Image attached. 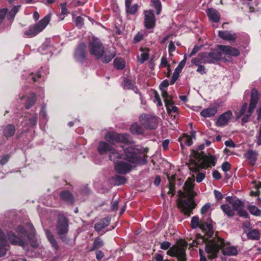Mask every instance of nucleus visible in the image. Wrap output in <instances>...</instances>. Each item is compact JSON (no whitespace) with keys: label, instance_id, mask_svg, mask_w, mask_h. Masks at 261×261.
I'll return each instance as SVG.
<instances>
[{"label":"nucleus","instance_id":"obj_1","mask_svg":"<svg viewBox=\"0 0 261 261\" xmlns=\"http://www.w3.org/2000/svg\"><path fill=\"white\" fill-rule=\"evenodd\" d=\"M97 149L101 155L110 152L109 159L114 163V169L118 174H126L138 165L147 163V156L140 155L136 145L122 146V150L119 151L108 143L100 141Z\"/></svg>","mask_w":261,"mask_h":261},{"label":"nucleus","instance_id":"obj_2","mask_svg":"<svg viewBox=\"0 0 261 261\" xmlns=\"http://www.w3.org/2000/svg\"><path fill=\"white\" fill-rule=\"evenodd\" d=\"M194 179L189 177L185 182L184 186L185 192L179 190L178 192V198L177 200V204L182 213L187 216H190L195 208L196 204L193 198L196 193L193 191V182Z\"/></svg>","mask_w":261,"mask_h":261},{"label":"nucleus","instance_id":"obj_3","mask_svg":"<svg viewBox=\"0 0 261 261\" xmlns=\"http://www.w3.org/2000/svg\"><path fill=\"white\" fill-rule=\"evenodd\" d=\"M258 100V94L256 90L252 89L251 91L250 103L248 111H246L247 103H244L240 109L237 118H239L243 116L242 121L243 123L247 122L252 112L256 107Z\"/></svg>","mask_w":261,"mask_h":261},{"label":"nucleus","instance_id":"obj_4","mask_svg":"<svg viewBox=\"0 0 261 261\" xmlns=\"http://www.w3.org/2000/svg\"><path fill=\"white\" fill-rule=\"evenodd\" d=\"M191 226L193 229L199 227L208 237L214 234L212 220L209 216H204L200 221L198 217L194 216L191 221Z\"/></svg>","mask_w":261,"mask_h":261},{"label":"nucleus","instance_id":"obj_5","mask_svg":"<svg viewBox=\"0 0 261 261\" xmlns=\"http://www.w3.org/2000/svg\"><path fill=\"white\" fill-rule=\"evenodd\" d=\"M191 161L196 167L206 168L215 165V159L213 156L203 155L197 151H193L191 155Z\"/></svg>","mask_w":261,"mask_h":261},{"label":"nucleus","instance_id":"obj_6","mask_svg":"<svg viewBox=\"0 0 261 261\" xmlns=\"http://www.w3.org/2000/svg\"><path fill=\"white\" fill-rule=\"evenodd\" d=\"M105 139L112 145L123 143L128 145L127 146L135 145V142L131 139L130 135L127 134H118L115 132H109L106 134Z\"/></svg>","mask_w":261,"mask_h":261},{"label":"nucleus","instance_id":"obj_7","mask_svg":"<svg viewBox=\"0 0 261 261\" xmlns=\"http://www.w3.org/2000/svg\"><path fill=\"white\" fill-rule=\"evenodd\" d=\"M50 21V15L47 14L38 22L30 25L24 34L29 38L35 37L42 32Z\"/></svg>","mask_w":261,"mask_h":261},{"label":"nucleus","instance_id":"obj_8","mask_svg":"<svg viewBox=\"0 0 261 261\" xmlns=\"http://www.w3.org/2000/svg\"><path fill=\"white\" fill-rule=\"evenodd\" d=\"M171 244L168 241H165L161 243V248L167 250V254L171 256H175L178 258V261H186V247L174 245L170 248Z\"/></svg>","mask_w":261,"mask_h":261},{"label":"nucleus","instance_id":"obj_9","mask_svg":"<svg viewBox=\"0 0 261 261\" xmlns=\"http://www.w3.org/2000/svg\"><path fill=\"white\" fill-rule=\"evenodd\" d=\"M223 245L224 240L219 237L208 241L205 247V250L208 254V257L211 259L216 258Z\"/></svg>","mask_w":261,"mask_h":261},{"label":"nucleus","instance_id":"obj_10","mask_svg":"<svg viewBox=\"0 0 261 261\" xmlns=\"http://www.w3.org/2000/svg\"><path fill=\"white\" fill-rule=\"evenodd\" d=\"M18 236H16L13 232L10 231L7 233V238L10 242L15 245L22 246L25 248L24 239L27 236V231L23 227L19 226L16 229Z\"/></svg>","mask_w":261,"mask_h":261},{"label":"nucleus","instance_id":"obj_11","mask_svg":"<svg viewBox=\"0 0 261 261\" xmlns=\"http://www.w3.org/2000/svg\"><path fill=\"white\" fill-rule=\"evenodd\" d=\"M199 56L203 59V63H215L222 58V54L219 49H215L211 52L201 53Z\"/></svg>","mask_w":261,"mask_h":261},{"label":"nucleus","instance_id":"obj_12","mask_svg":"<svg viewBox=\"0 0 261 261\" xmlns=\"http://www.w3.org/2000/svg\"><path fill=\"white\" fill-rule=\"evenodd\" d=\"M104 48L100 41L93 37L89 43V51L91 55H94L97 59H99L103 53Z\"/></svg>","mask_w":261,"mask_h":261},{"label":"nucleus","instance_id":"obj_13","mask_svg":"<svg viewBox=\"0 0 261 261\" xmlns=\"http://www.w3.org/2000/svg\"><path fill=\"white\" fill-rule=\"evenodd\" d=\"M139 121L141 125L146 129H154L158 126L157 118L149 115H141Z\"/></svg>","mask_w":261,"mask_h":261},{"label":"nucleus","instance_id":"obj_14","mask_svg":"<svg viewBox=\"0 0 261 261\" xmlns=\"http://www.w3.org/2000/svg\"><path fill=\"white\" fill-rule=\"evenodd\" d=\"M56 229L57 233L60 237L68 232V220L65 217L63 216H60L59 217Z\"/></svg>","mask_w":261,"mask_h":261},{"label":"nucleus","instance_id":"obj_15","mask_svg":"<svg viewBox=\"0 0 261 261\" xmlns=\"http://www.w3.org/2000/svg\"><path fill=\"white\" fill-rule=\"evenodd\" d=\"M155 19L152 10L144 12V25L146 29H150L154 27Z\"/></svg>","mask_w":261,"mask_h":261},{"label":"nucleus","instance_id":"obj_16","mask_svg":"<svg viewBox=\"0 0 261 261\" xmlns=\"http://www.w3.org/2000/svg\"><path fill=\"white\" fill-rule=\"evenodd\" d=\"M86 45L84 43H80L76 49L75 50L74 54V58L76 61L79 62H83L86 59Z\"/></svg>","mask_w":261,"mask_h":261},{"label":"nucleus","instance_id":"obj_17","mask_svg":"<svg viewBox=\"0 0 261 261\" xmlns=\"http://www.w3.org/2000/svg\"><path fill=\"white\" fill-rule=\"evenodd\" d=\"M232 115L231 111H227V112L221 114L217 119L216 122V125L219 127H222L226 125Z\"/></svg>","mask_w":261,"mask_h":261},{"label":"nucleus","instance_id":"obj_18","mask_svg":"<svg viewBox=\"0 0 261 261\" xmlns=\"http://www.w3.org/2000/svg\"><path fill=\"white\" fill-rule=\"evenodd\" d=\"M218 48L221 51L222 55L231 56H238L240 55V51L236 48L231 46L220 45H218Z\"/></svg>","mask_w":261,"mask_h":261},{"label":"nucleus","instance_id":"obj_19","mask_svg":"<svg viewBox=\"0 0 261 261\" xmlns=\"http://www.w3.org/2000/svg\"><path fill=\"white\" fill-rule=\"evenodd\" d=\"M8 245L7 240L5 234L0 229V257L6 255L7 249L6 247Z\"/></svg>","mask_w":261,"mask_h":261},{"label":"nucleus","instance_id":"obj_20","mask_svg":"<svg viewBox=\"0 0 261 261\" xmlns=\"http://www.w3.org/2000/svg\"><path fill=\"white\" fill-rule=\"evenodd\" d=\"M218 108L219 105L218 104H215L212 107H209L201 111L200 115L204 118L212 117L217 114Z\"/></svg>","mask_w":261,"mask_h":261},{"label":"nucleus","instance_id":"obj_21","mask_svg":"<svg viewBox=\"0 0 261 261\" xmlns=\"http://www.w3.org/2000/svg\"><path fill=\"white\" fill-rule=\"evenodd\" d=\"M206 13L209 19L215 23L218 22L220 20V14L217 10L211 8L207 9Z\"/></svg>","mask_w":261,"mask_h":261},{"label":"nucleus","instance_id":"obj_22","mask_svg":"<svg viewBox=\"0 0 261 261\" xmlns=\"http://www.w3.org/2000/svg\"><path fill=\"white\" fill-rule=\"evenodd\" d=\"M218 36L221 39L227 41H234L237 37L235 33H231L228 31H219Z\"/></svg>","mask_w":261,"mask_h":261},{"label":"nucleus","instance_id":"obj_23","mask_svg":"<svg viewBox=\"0 0 261 261\" xmlns=\"http://www.w3.org/2000/svg\"><path fill=\"white\" fill-rule=\"evenodd\" d=\"M244 156L246 159L249 161V164L253 166L257 160L258 154L255 151L250 150L244 154Z\"/></svg>","mask_w":261,"mask_h":261},{"label":"nucleus","instance_id":"obj_24","mask_svg":"<svg viewBox=\"0 0 261 261\" xmlns=\"http://www.w3.org/2000/svg\"><path fill=\"white\" fill-rule=\"evenodd\" d=\"M228 201L231 205L233 211H238L242 207H244L243 202L239 199H233L228 197L227 198Z\"/></svg>","mask_w":261,"mask_h":261},{"label":"nucleus","instance_id":"obj_25","mask_svg":"<svg viewBox=\"0 0 261 261\" xmlns=\"http://www.w3.org/2000/svg\"><path fill=\"white\" fill-rule=\"evenodd\" d=\"M130 132L133 134L141 135L144 132V127L134 123L130 127Z\"/></svg>","mask_w":261,"mask_h":261},{"label":"nucleus","instance_id":"obj_26","mask_svg":"<svg viewBox=\"0 0 261 261\" xmlns=\"http://www.w3.org/2000/svg\"><path fill=\"white\" fill-rule=\"evenodd\" d=\"M45 234L51 246L54 249L58 250V245L52 233L49 230L46 229L45 230Z\"/></svg>","mask_w":261,"mask_h":261},{"label":"nucleus","instance_id":"obj_27","mask_svg":"<svg viewBox=\"0 0 261 261\" xmlns=\"http://www.w3.org/2000/svg\"><path fill=\"white\" fill-rule=\"evenodd\" d=\"M260 236V232L257 229H250L247 233V238L252 240H258Z\"/></svg>","mask_w":261,"mask_h":261},{"label":"nucleus","instance_id":"obj_28","mask_svg":"<svg viewBox=\"0 0 261 261\" xmlns=\"http://www.w3.org/2000/svg\"><path fill=\"white\" fill-rule=\"evenodd\" d=\"M109 223L110 219L109 218H105L95 224V228L97 231H100L102 228L108 226Z\"/></svg>","mask_w":261,"mask_h":261},{"label":"nucleus","instance_id":"obj_29","mask_svg":"<svg viewBox=\"0 0 261 261\" xmlns=\"http://www.w3.org/2000/svg\"><path fill=\"white\" fill-rule=\"evenodd\" d=\"M15 132V128L14 126L12 124H9L4 127V135L7 138H9L13 136Z\"/></svg>","mask_w":261,"mask_h":261},{"label":"nucleus","instance_id":"obj_30","mask_svg":"<svg viewBox=\"0 0 261 261\" xmlns=\"http://www.w3.org/2000/svg\"><path fill=\"white\" fill-rule=\"evenodd\" d=\"M221 208L223 212L229 217H231L234 215V212L232 207L226 204L221 205Z\"/></svg>","mask_w":261,"mask_h":261},{"label":"nucleus","instance_id":"obj_31","mask_svg":"<svg viewBox=\"0 0 261 261\" xmlns=\"http://www.w3.org/2000/svg\"><path fill=\"white\" fill-rule=\"evenodd\" d=\"M222 251L226 255H236L238 254L237 248L233 246L226 247L223 248Z\"/></svg>","mask_w":261,"mask_h":261},{"label":"nucleus","instance_id":"obj_32","mask_svg":"<svg viewBox=\"0 0 261 261\" xmlns=\"http://www.w3.org/2000/svg\"><path fill=\"white\" fill-rule=\"evenodd\" d=\"M115 56V54L114 53H109L107 51H104L102 54L101 57L100 58L101 59L102 62L107 63L110 62L113 58Z\"/></svg>","mask_w":261,"mask_h":261},{"label":"nucleus","instance_id":"obj_33","mask_svg":"<svg viewBox=\"0 0 261 261\" xmlns=\"http://www.w3.org/2000/svg\"><path fill=\"white\" fill-rule=\"evenodd\" d=\"M61 197L62 199L70 204H72L74 202V198L72 194L68 191L62 192L61 194Z\"/></svg>","mask_w":261,"mask_h":261},{"label":"nucleus","instance_id":"obj_34","mask_svg":"<svg viewBox=\"0 0 261 261\" xmlns=\"http://www.w3.org/2000/svg\"><path fill=\"white\" fill-rule=\"evenodd\" d=\"M175 175H172L171 178L169 176H168V180H169V191L168 192V194H171V196H173L175 194V184L173 182L171 181V180H174L175 179Z\"/></svg>","mask_w":261,"mask_h":261},{"label":"nucleus","instance_id":"obj_35","mask_svg":"<svg viewBox=\"0 0 261 261\" xmlns=\"http://www.w3.org/2000/svg\"><path fill=\"white\" fill-rule=\"evenodd\" d=\"M247 208L250 213L255 216H261V210L257 207L253 205H249L247 206Z\"/></svg>","mask_w":261,"mask_h":261},{"label":"nucleus","instance_id":"obj_36","mask_svg":"<svg viewBox=\"0 0 261 261\" xmlns=\"http://www.w3.org/2000/svg\"><path fill=\"white\" fill-rule=\"evenodd\" d=\"M181 146L183 147V144L187 146H191L192 144V140L190 136L185 135L179 139Z\"/></svg>","mask_w":261,"mask_h":261},{"label":"nucleus","instance_id":"obj_37","mask_svg":"<svg viewBox=\"0 0 261 261\" xmlns=\"http://www.w3.org/2000/svg\"><path fill=\"white\" fill-rule=\"evenodd\" d=\"M36 101V95L34 93H31L28 97L27 102L25 104L26 109H30L34 103Z\"/></svg>","mask_w":261,"mask_h":261},{"label":"nucleus","instance_id":"obj_38","mask_svg":"<svg viewBox=\"0 0 261 261\" xmlns=\"http://www.w3.org/2000/svg\"><path fill=\"white\" fill-rule=\"evenodd\" d=\"M114 66L118 69H122L124 68L125 62L121 58H116L114 61Z\"/></svg>","mask_w":261,"mask_h":261},{"label":"nucleus","instance_id":"obj_39","mask_svg":"<svg viewBox=\"0 0 261 261\" xmlns=\"http://www.w3.org/2000/svg\"><path fill=\"white\" fill-rule=\"evenodd\" d=\"M20 7V6H14L8 14L7 18L10 20L11 22H12L15 15L18 11Z\"/></svg>","mask_w":261,"mask_h":261},{"label":"nucleus","instance_id":"obj_40","mask_svg":"<svg viewBox=\"0 0 261 261\" xmlns=\"http://www.w3.org/2000/svg\"><path fill=\"white\" fill-rule=\"evenodd\" d=\"M113 180L116 185H121L124 184L126 181L125 177L120 175H116L113 178Z\"/></svg>","mask_w":261,"mask_h":261},{"label":"nucleus","instance_id":"obj_41","mask_svg":"<svg viewBox=\"0 0 261 261\" xmlns=\"http://www.w3.org/2000/svg\"><path fill=\"white\" fill-rule=\"evenodd\" d=\"M165 106L168 113L172 114V113H177L178 108L173 105L172 101L165 104Z\"/></svg>","mask_w":261,"mask_h":261},{"label":"nucleus","instance_id":"obj_42","mask_svg":"<svg viewBox=\"0 0 261 261\" xmlns=\"http://www.w3.org/2000/svg\"><path fill=\"white\" fill-rule=\"evenodd\" d=\"M151 4L156 9V14H160L162 10V5L160 0H151Z\"/></svg>","mask_w":261,"mask_h":261},{"label":"nucleus","instance_id":"obj_43","mask_svg":"<svg viewBox=\"0 0 261 261\" xmlns=\"http://www.w3.org/2000/svg\"><path fill=\"white\" fill-rule=\"evenodd\" d=\"M147 35L145 31H140L138 32L134 38V41L135 43H138L141 41L145 36Z\"/></svg>","mask_w":261,"mask_h":261},{"label":"nucleus","instance_id":"obj_44","mask_svg":"<svg viewBox=\"0 0 261 261\" xmlns=\"http://www.w3.org/2000/svg\"><path fill=\"white\" fill-rule=\"evenodd\" d=\"M103 245V242L102 240L99 238H97L94 240L92 247V250L97 249L101 247Z\"/></svg>","mask_w":261,"mask_h":261},{"label":"nucleus","instance_id":"obj_45","mask_svg":"<svg viewBox=\"0 0 261 261\" xmlns=\"http://www.w3.org/2000/svg\"><path fill=\"white\" fill-rule=\"evenodd\" d=\"M125 8L127 13L129 14H135L138 10V7L137 4H135L132 6L129 5Z\"/></svg>","mask_w":261,"mask_h":261},{"label":"nucleus","instance_id":"obj_46","mask_svg":"<svg viewBox=\"0 0 261 261\" xmlns=\"http://www.w3.org/2000/svg\"><path fill=\"white\" fill-rule=\"evenodd\" d=\"M162 95L164 99L165 104L172 101V97L168 94L166 90L162 91Z\"/></svg>","mask_w":261,"mask_h":261},{"label":"nucleus","instance_id":"obj_47","mask_svg":"<svg viewBox=\"0 0 261 261\" xmlns=\"http://www.w3.org/2000/svg\"><path fill=\"white\" fill-rule=\"evenodd\" d=\"M167 67L169 68V64L168 62L167 58L166 56H163L161 59L160 68Z\"/></svg>","mask_w":261,"mask_h":261},{"label":"nucleus","instance_id":"obj_48","mask_svg":"<svg viewBox=\"0 0 261 261\" xmlns=\"http://www.w3.org/2000/svg\"><path fill=\"white\" fill-rule=\"evenodd\" d=\"M238 214L240 217H243L245 218H247L249 217V215L247 211L244 210V207H242L237 211Z\"/></svg>","mask_w":261,"mask_h":261},{"label":"nucleus","instance_id":"obj_49","mask_svg":"<svg viewBox=\"0 0 261 261\" xmlns=\"http://www.w3.org/2000/svg\"><path fill=\"white\" fill-rule=\"evenodd\" d=\"M149 58V53L148 51H144L142 53L141 55V62L143 63L146 60H148Z\"/></svg>","mask_w":261,"mask_h":261},{"label":"nucleus","instance_id":"obj_50","mask_svg":"<svg viewBox=\"0 0 261 261\" xmlns=\"http://www.w3.org/2000/svg\"><path fill=\"white\" fill-rule=\"evenodd\" d=\"M67 3H64L60 4V7L61 10V15H67L68 14V10L66 8Z\"/></svg>","mask_w":261,"mask_h":261},{"label":"nucleus","instance_id":"obj_51","mask_svg":"<svg viewBox=\"0 0 261 261\" xmlns=\"http://www.w3.org/2000/svg\"><path fill=\"white\" fill-rule=\"evenodd\" d=\"M201 58V57H199V56L197 58H193L191 61L192 63L196 66H198L200 63H203V59Z\"/></svg>","mask_w":261,"mask_h":261},{"label":"nucleus","instance_id":"obj_52","mask_svg":"<svg viewBox=\"0 0 261 261\" xmlns=\"http://www.w3.org/2000/svg\"><path fill=\"white\" fill-rule=\"evenodd\" d=\"M230 169V164L228 162H224L222 165V169L225 172H227Z\"/></svg>","mask_w":261,"mask_h":261},{"label":"nucleus","instance_id":"obj_53","mask_svg":"<svg viewBox=\"0 0 261 261\" xmlns=\"http://www.w3.org/2000/svg\"><path fill=\"white\" fill-rule=\"evenodd\" d=\"M83 18L81 16H77L75 20L76 25L79 27H82L83 25Z\"/></svg>","mask_w":261,"mask_h":261},{"label":"nucleus","instance_id":"obj_54","mask_svg":"<svg viewBox=\"0 0 261 261\" xmlns=\"http://www.w3.org/2000/svg\"><path fill=\"white\" fill-rule=\"evenodd\" d=\"M123 86L124 88L131 89L133 88V85L130 80L126 79L124 81Z\"/></svg>","mask_w":261,"mask_h":261},{"label":"nucleus","instance_id":"obj_55","mask_svg":"<svg viewBox=\"0 0 261 261\" xmlns=\"http://www.w3.org/2000/svg\"><path fill=\"white\" fill-rule=\"evenodd\" d=\"M205 177V175L203 173H199L197 174L196 180L197 182L199 183L201 182Z\"/></svg>","mask_w":261,"mask_h":261},{"label":"nucleus","instance_id":"obj_56","mask_svg":"<svg viewBox=\"0 0 261 261\" xmlns=\"http://www.w3.org/2000/svg\"><path fill=\"white\" fill-rule=\"evenodd\" d=\"M175 46L172 41H170L168 46V51L170 55H172V53L175 50Z\"/></svg>","mask_w":261,"mask_h":261},{"label":"nucleus","instance_id":"obj_57","mask_svg":"<svg viewBox=\"0 0 261 261\" xmlns=\"http://www.w3.org/2000/svg\"><path fill=\"white\" fill-rule=\"evenodd\" d=\"M7 11V9H3L0 10V24L2 22L3 19H4Z\"/></svg>","mask_w":261,"mask_h":261},{"label":"nucleus","instance_id":"obj_58","mask_svg":"<svg viewBox=\"0 0 261 261\" xmlns=\"http://www.w3.org/2000/svg\"><path fill=\"white\" fill-rule=\"evenodd\" d=\"M168 82L167 80H165L160 84V88L161 91L166 90V89L168 87Z\"/></svg>","mask_w":261,"mask_h":261},{"label":"nucleus","instance_id":"obj_59","mask_svg":"<svg viewBox=\"0 0 261 261\" xmlns=\"http://www.w3.org/2000/svg\"><path fill=\"white\" fill-rule=\"evenodd\" d=\"M10 156L8 154H6L2 157L0 160V164L3 165L5 164L8 161Z\"/></svg>","mask_w":261,"mask_h":261},{"label":"nucleus","instance_id":"obj_60","mask_svg":"<svg viewBox=\"0 0 261 261\" xmlns=\"http://www.w3.org/2000/svg\"><path fill=\"white\" fill-rule=\"evenodd\" d=\"M197 71L201 74H203L206 73V71L203 65H199L198 66Z\"/></svg>","mask_w":261,"mask_h":261},{"label":"nucleus","instance_id":"obj_61","mask_svg":"<svg viewBox=\"0 0 261 261\" xmlns=\"http://www.w3.org/2000/svg\"><path fill=\"white\" fill-rule=\"evenodd\" d=\"M37 123V116H34L31 117L29 120V124L31 126H34Z\"/></svg>","mask_w":261,"mask_h":261},{"label":"nucleus","instance_id":"obj_62","mask_svg":"<svg viewBox=\"0 0 261 261\" xmlns=\"http://www.w3.org/2000/svg\"><path fill=\"white\" fill-rule=\"evenodd\" d=\"M206 238L204 236H200L199 238H197V240L196 241L197 244H201L204 243H205L206 241Z\"/></svg>","mask_w":261,"mask_h":261},{"label":"nucleus","instance_id":"obj_63","mask_svg":"<svg viewBox=\"0 0 261 261\" xmlns=\"http://www.w3.org/2000/svg\"><path fill=\"white\" fill-rule=\"evenodd\" d=\"M213 177L216 179L219 180L221 178V175L219 172L217 170H215L213 172Z\"/></svg>","mask_w":261,"mask_h":261},{"label":"nucleus","instance_id":"obj_64","mask_svg":"<svg viewBox=\"0 0 261 261\" xmlns=\"http://www.w3.org/2000/svg\"><path fill=\"white\" fill-rule=\"evenodd\" d=\"M256 143L258 145H261V126L258 135L257 136Z\"/></svg>","mask_w":261,"mask_h":261}]
</instances>
